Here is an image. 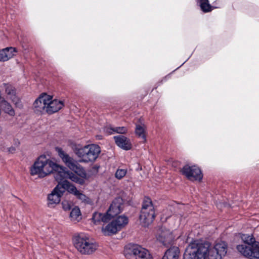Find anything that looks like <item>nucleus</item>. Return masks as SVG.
<instances>
[{
    "instance_id": "f257e3e1",
    "label": "nucleus",
    "mask_w": 259,
    "mask_h": 259,
    "mask_svg": "<svg viewBox=\"0 0 259 259\" xmlns=\"http://www.w3.org/2000/svg\"><path fill=\"white\" fill-rule=\"evenodd\" d=\"M56 150L65 165L77 175L68 170L66 167L60 166L47 158L45 155H40L34 162L30 168L31 175H38L39 177L44 178L53 173L56 181L69 179L79 185H83L85 180L87 179V174L84 168L62 148L56 147Z\"/></svg>"
},
{
    "instance_id": "f03ea898",
    "label": "nucleus",
    "mask_w": 259,
    "mask_h": 259,
    "mask_svg": "<svg viewBox=\"0 0 259 259\" xmlns=\"http://www.w3.org/2000/svg\"><path fill=\"white\" fill-rule=\"evenodd\" d=\"M210 243L201 240H192L187 247L183 255V259H222L210 249Z\"/></svg>"
},
{
    "instance_id": "7ed1b4c3",
    "label": "nucleus",
    "mask_w": 259,
    "mask_h": 259,
    "mask_svg": "<svg viewBox=\"0 0 259 259\" xmlns=\"http://www.w3.org/2000/svg\"><path fill=\"white\" fill-rule=\"evenodd\" d=\"M241 238L243 244H239L236 249L244 256L249 259H259V242L252 234H242Z\"/></svg>"
},
{
    "instance_id": "20e7f679",
    "label": "nucleus",
    "mask_w": 259,
    "mask_h": 259,
    "mask_svg": "<svg viewBox=\"0 0 259 259\" xmlns=\"http://www.w3.org/2000/svg\"><path fill=\"white\" fill-rule=\"evenodd\" d=\"M72 241L75 248L81 254H91L97 249V245L92 242L89 237L84 233L73 236Z\"/></svg>"
},
{
    "instance_id": "39448f33",
    "label": "nucleus",
    "mask_w": 259,
    "mask_h": 259,
    "mask_svg": "<svg viewBox=\"0 0 259 259\" xmlns=\"http://www.w3.org/2000/svg\"><path fill=\"white\" fill-rule=\"evenodd\" d=\"M101 152L99 146L96 144H91L83 147L76 148L75 153L78 158L79 161L84 163L94 162L96 160Z\"/></svg>"
},
{
    "instance_id": "423d86ee",
    "label": "nucleus",
    "mask_w": 259,
    "mask_h": 259,
    "mask_svg": "<svg viewBox=\"0 0 259 259\" xmlns=\"http://www.w3.org/2000/svg\"><path fill=\"white\" fill-rule=\"evenodd\" d=\"M155 217V209L151 199L149 197H145L139 217L140 221L146 226L153 222Z\"/></svg>"
},
{
    "instance_id": "0eeeda50",
    "label": "nucleus",
    "mask_w": 259,
    "mask_h": 259,
    "mask_svg": "<svg viewBox=\"0 0 259 259\" xmlns=\"http://www.w3.org/2000/svg\"><path fill=\"white\" fill-rule=\"evenodd\" d=\"M128 222V219L124 215H120L112 220L105 227H102V231L105 236L115 234L124 228Z\"/></svg>"
},
{
    "instance_id": "6e6552de",
    "label": "nucleus",
    "mask_w": 259,
    "mask_h": 259,
    "mask_svg": "<svg viewBox=\"0 0 259 259\" xmlns=\"http://www.w3.org/2000/svg\"><path fill=\"white\" fill-rule=\"evenodd\" d=\"M58 185L55 187L51 193L48 196V206L52 207V205L58 204L61 200V197L66 190L65 184L66 180L62 181H57Z\"/></svg>"
},
{
    "instance_id": "1a4fd4ad",
    "label": "nucleus",
    "mask_w": 259,
    "mask_h": 259,
    "mask_svg": "<svg viewBox=\"0 0 259 259\" xmlns=\"http://www.w3.org/2000/svg\"><path fill=\"white\" fill-rule=\"evenodd\" d=\"M181 172L190 180L200 181L203 178L200 169L196 165H185L182 169Z\"/></svg>"
},
{
    "instance_id": "9d476101",
    "label": "nucleus",
    "mask_w": 259,
    "mask_h": 259,
    "mask_svg": "<svg viewBox=\"0 0 259 259\" xmlns=\"http://www.w3.org/2000/svg\"><path fill=\"white\" fill-rule=\"evenodd\" d=\"M128 259H153L148 251L139 245H134L131 252L126 254Z\"/></svg>"
},
{
    "instance_id": "9b49d317",
    "label": "nucleus",
    "mask_w": 259,
    "mask_h": 259,
    "mask_svg": "<svg viewBox=\"0 0 259 259\" xmlns=\"http://www.w3.org/2000/svg\"><path fill=\"white\" fill-rule=\"evenodd\" d=\"M124 200L120 197L115 198L112 202L106 212L110 220L121 212L123 209Z\"/></svg>"
},
{
    "instance_id": "f8f14e48",
    "label": "nucleus",
    "mask_w": 259,
    "mask_h": 259,
    "mask_svg": "<svg viewBox=\"0 0 259 259\" xmlns=\"http://www.w3.org/2000/svg\"><path fill=\"white\" fill-rule=\"evenodd\" d=\"M50 99V96L46 94L39 96L33 103L34 112L40 114L46 113L47 104Z\"/></svg>"
},
{
    "instance_id": "ddd939ff",
    "label": "nucleus",
    "mask_w": 259,
    "mask_h": 259,
    "mask_svg": "<svg viewBox=\"0 0 259 259\" xmlns=\"http://www.w3.org/2000/svg\"><path fill=\"white\" fill-rule=\"evenodd\" d=\"M65 184L66 190L70 194H72L76 196V197L80 200L82 202L89 203L90 199L86 195L78 191L76 187L70 183L69 181L66 180Z\"/></svg>"
},
{
    "instance_id": "4468645a",
    "label": "nucleus",
    "mask_w": 259,
    "mask_h": 259,
    "mask_svg": "<svg viewBox=\"0 0 259 259\" xmlns=\"http://www.w3.org/2000/svg\"><path fill=\"white\" fill-rule=\"evenodd\" d=\"M64 106L63 102L57 99L52 100V97L50 96V99L47 104L46 113L52 114L59 111Z\"/></svg>"
},
{
    "instance_id": "2eb2a0df",
    "label": "nucleus",
    "mask_w": 259,
    "mask_h": 259,
    "mask_svg": "<svg viewBox=\"0 0 259 259\" xmlns=\"http://www.w3.org/2000/svg\"><path fill=\"white\" fill-rule=\"evenodd\" d=\"M5 87V92L10 96L12 101L15 104L16 106L22 108V104L19 98L16 95V91L15 88L10 84H4Z\"/></svg>"
},
{
    "instance_id": "dca6fc26",
    "label": "nucleus",
    "mask_w": 259,
    "mask_h": 259,
    "mask_svg": "<svg viewBox=\"0 0 259 259\" xmlns=\"http://www.w3.org/2000/svg\"><path fill=\"white\" fill-rule=\"evenodd\" d=\"M116 145L125 150H129L132 148V144L130 140L123 135L114 137Z\"/></svg>"
},
{
    "instance_id": "f3484780",
    "label": "nucleus",
    "mask_w": 259,
    "mask_h": 259,
    "mask_svg": "<svg viewBox=\"0 0 259 259\" xmlns=\"http://www.w3.org/2000/svg\"><path fill=\"white\" fill-rule=\"evenodd\" d=\"M213 249L215 253L222 257H224L228 252V243L224 241H217L214 245Z\"/></svg>"
},
{
    "instance_id": "a211bd4d",
    "label": "nucleus",
    "mask_w": 259,
    "mask_h": 259,
    "mask_svg": "<svg viewBox=\"0 0 259 259\" xmlns=\"http://www.w3.org/2000/svg\"><path fill=\"white\" fill-rule=\"evenodd\" d=\"M175 237L172 233L169 231H166L165 232H162L159 236L158 239L163 245L168 246L171 245Z\"/></svg>"
},
{
    "instance_id": "6ab92c4d",
    "label": "nucleus",
    "mask_w": 259,
    "mask_h": 259,
    "mask_svg": "<svg viewBox=\"0 0 259 259\" xmlns=\"http://www.w3.org/2000/svg\"><path fill=\"white\" fill-rule=\"evenodd\" d=\"M16 52L15 48L8 47L0 51V61L5 62L12 58Z\"/></svg>"
},
{
    "instance_id": "aec40b11",
    "label": "nucleus",
    "mask_w": 259,
    "mask_h": 259,
    "mask_svg": "<svg viewBox=\"0 0 259 259\" xmlns=\"http://www.w3.org/2000/svg\"><path fill=\"white\" fill-rule=\"evenodd\" d=\"M179 255V247L172 246L166 250L162 259H178Z\"/></svg>"
},
{
    "instance_id": "412c9836",
    "label": "nucleus",
    "mask_w": 259,
    "mask_h": 259,
    "mask_svg": "<svg viewBox=\"0 0 259 259\" xmlns=\"http://www.w3.org/2000/svg\"><path fill=\"white\" fill-rule=\"evenodd\" d=\"M92 220L94 224L97 225L101 222L108 223L111 220L106 212L105 213L95 212L93 214Z\"/></svg>"
},
{
    "instance_id": "4be33fe9",
    "label": "nucleus",
    "mask_w": 259,
    "mask_h": 259,
    "mask_svg": "<svg viewBox=\"0 0 259 259\" xmlns=\"http://www.w3.org/2000/svg\"><path fill=\"white\" fill-rule=\"evenodd\" d=\"M1 107L3 111L9 114L10 116H14L15 115V112L13 108L12 105L8 101L6 100L2 101L1 103Z\"/></svg>"
},
{
    "instance_id": "5701e85b",
    "label": "nucleus",
    "mask_w": 259,
    "mask_h": 259,
    "mask_svg": "<svg viewBox=\"0 0 259 259\" xmlns=\"http://www.w3.org/2000/svg\"><path fill=\"white\" fill-rule=\"evenodd\" d=\"M196 2L203 12L207 13L212 11V7L209 3L208 0H196Z\"/></svg>"
},
{
    "instance_id": "b1692460",
    "label": "nucleus",
    "mask_w": 259,
    "mask_h": 259,
    "mask_svg": "<svg viewBox=\"0 0 259 259\" xmlns=\"http://www.w3.org/2000/svg\"><path fill=\"white\" fill-rule=\"evenodd\" d=\"M80 215V211L78 207L75 206L71 211L70 217L72 221H76Z\"/></svg>"
},
{
    "instance_id": "393cba45",
    "label": "nucleus",
    "mask_w": 259,
    "mask_h": 259,
    "mask_svg": "<svg viewBox=\"0 0 259 259\" xmlns=\"http://www.w3.org/2000/svg\"><path fill=\"white\" fill-rule=\"evenodd\" d=\"M145 130L143 126L140 125H136L135 133L139 137H141L144 141L146 140V136L144 134Z\"/></svg>"
},
{
    "instance_id": "a878e982",
    "label": "nucleus",
    "mask_w": 259,
    "mask_h": 259,
    "mask_svg": "<svg viewBox=\"0 0 259 259\" xmlns=\"http://www.w3.org/2000/svg\"><path fill=\"white\" fill-rule=\"evenodd\" d=\"M126 169L118 168L115 174V177L118 180H121L126 175Z\"/></svg>"
},
{
    "instance_id": "bb28decb",
    "label": "nucleus",
    "mask_w": 259,
    "mask_h": 259,
    "mask_svg": "<svg viewBox=\"0 0 259 259\" xmlns=\"http://www.w3.org/2000/svg\"><path fill=\"white\" fill-rule=\"evenodd\" d=\"M127 132V129L126 127L124 126H119L114 127V134L118 133L124 134L126 133Z\"/></svg>"
},
{
    "instance_id": "cd10ccee",
    "label": "nucleus",
    "mask_w": 259,
    "mask_h": 259,
    "mask_svg": "<svg viewBox=\"0 0 259 259\" xmlns=\"http://www.w3.org/2000/svg\"><path fill=\"white\" fill-rule=\"evenodd\" d=\"M104 131L108 135H112L114 134V127L110 125L106 126L104 128Z\"/></svg>"
},
{
    "instance_id": "c85d7f7f",
    "label": "nucleus",
    "mask_w": 259,
    "mask_h": 259,
    "mask_svg": "<svg viewBox=\"0 0 259 259\" xmlns=\"http://www.w3.org/2000/svg\"><path fill=\"white\" fill-rule=\"evenodd\" d=\"M63 208L65 210H69L70 209V205L68 204L67 202H62Z\"/></svg>"
},
{
    "instance_id": "c756f323",
    "label": "nucleus",
    "mask_w": 259,
    "mask_h": 259,
    "mask_svg": "<svg viewBox=\"0 0 259 259\" xmlns=\"http://www.w3.org/2000/svg\"><path fill=\"white\" fill-rule=\"evenodd\" d=\"M16 151V148L13 147V146H11V147L9 148L8 149V151L9 152L11 153H14Z\"/></svg>"
},
{
    "instance_id": "7c9ffc66",
    "label": "nucleus",
    "mask_w": 259,
    "mask_h": 259,
    "mask_svg": "<svg viewBox=\"0 0 259 259\" xmlns=\"http://www.w3.org/2000/svg\"><path fill=\"white\" fill-rule=\"evenodd\" d=\"M2 131H3V128L2 127L0 126V135L1 134L2 132Z\"/></svg>"
}]
</instances>
